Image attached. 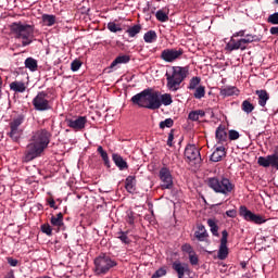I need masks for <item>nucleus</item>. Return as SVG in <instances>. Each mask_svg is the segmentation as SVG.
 <instances>
[{"label": "nucleus", "mask_w": 278, "mask_h": 278, "mask_svg": "<svg viewBox=\"0 0 278 278\" xmlns=\"http://www.w3.org/2000/svg\"><path fill=\"white\" fill-rule=\"evenodd\" d=\"M130 61H131V56L128 54L118 55L111 63V68H114V66H117V64H129Z\"/></svg>", "instance_id": "nucleus-27"}, {"label": "nucleus", "mask_w": 278, "mask_h": 278, "mask_svg": "<svg viewBox=\"0 0 278 278\" xmlns=\"http://www.w3.org/2000/svg\"><path fill=\"white\" fill-rule=\"evenodd\" d=\"M267 22L271 25H278V12L270 14L267 18Z\"/></svg>", "instance_id": "nucleus-47"}, {"label": "nucleus", "mask_w": 278, "mask_h": 278, "mask_svg": "<svg viewBox=\"0 0 278 278\" xmlns=\"http://www.w3.org/2000/svg\"><path fill=\"white\" fill-rule=\"evenodd\" d=\"M206 223L211 229V233H213V236H215V238H218V236H220V235L218 233V224H217L216 219L208 218Z\"/></svg>", "instance_id": "nucleus-30"}, {"label": "nucleus", "mask_w": 278, "mask_h": 278, "mask_svg": "<svg viewBox=\"0 0 278 278\" xmlns=\"http://www.w3.org/2000/svg\"><path fill=\"white\" fill-rule=\"evenodd\" d=\"M189 121H193L197 122L199 121V115L197 113V111H191L188 115Z\"/></svg>", "instance_id": "nucleus-52"}, {"label": "nucleus", "mask_w": 278, "mask_h": 278, "mask_svg": "<svg viewBox=\"0 0 278 278\" xmlns=\"http://www.w3.org/2000/svg\"><path fill=\"white\" fill-rule=\"evenodd\" d=\"M238 88L236 87H231V86H227V87H222L219 94L222 97H233V94H238Z\"/></svg>", "instance_id": "nucleus-28"}, {"label": "nucleus", "mask_w": 278, "mask_h": 278, "mask_svg": "<svg viewBox=\"0 0 278 278\" xmlns=\"http://www.w3.org/2000/svg\"><path fill=\"white\" fill-rule=\"evenodd\" d=\"M93 264L94 274L98 276L108 275L112 268L117 266L116 261L105 253H101L99 256H97Z\"/></svg>", "instance_id": "nucleus-5"}, {"label": "nucleus", "mask_w": 278, "mask_h": 278, "mask_svg": "<svg viewBox=\"0 0 278 278\" xmlns=\"http://www.w3.org/2000/svg\"><path fill=\"white\" fill-rule=\"evenodd\" d=\"M226 216H228V218H236V216H238V212L236 210L226 211Z\"/></svg>", "instance_id": "nucleus-54"}, {"label": "nucleus", "mask_w": 278, "mask_h": 278, "mask_svg": "<svg viewBox=\"0 0 278 278\" xmlns=\"http://www.w3.org/2000/svg\"><path fill=\"white\" fill-rule=\"evenodd\" d=\"M207 186L211 190L215 191L217 194H224V197H229L231 192L236 189V185L225 177H211L207 179Z\"/></svg>", "instance_id": "nucleus-4"}, {"label": "nucleus", "mask_w": 278, "mask_h": 278, "mask_svg": "<svg viewBox=\"0 0 278 278\" xmlns=\"http://www.w3.org/2000/svg\"><path fill=\"white\" fill-rule=\"evenodd\" d=\"M7 278H14V275H11V276H9V277H7Z\"/></svg>", "instance_id": "nucleus-61"}, {"label": "nucleus", "mask_w": 278, "mask_h": 278, "mask_svg": "<svg viewBox=\"0 0 278 278\" xmlns=\"http://www.w3.org/2000/svg\"><path fill=\"white\" fill-rule=\"evenodd\" d=\"M227 155V151H225V147L219 146L215 149V151L211 154V162H220L223 157Z\"/></svg>", "instance_id": "nucleus-20"}, {"label": "nucleus", "mask_w": 278, "mask_h": 278, "mask_svg": "<svg viewBox=\"0 0 278 278\" xmlns=\"http://www.w3.org/2000/svg\"><path fill=\"white\" fill-rule=\"evenodd\" d=\"M215 138L217 144H225L227 142V130H225V127L219 126L216 128Z\"/></svg>", "instance_id": "nucleus-22"}, {"label": "nucleus", "mask_w": 278, "mask_h": 278, "mask_svg": "<svg viewBox=\"0 0 278 278\" xmlns=\"http://www.w3.org/2000/svg\"><path fill=\"white\" fill-rule=\"evenodd\" d=\"M79 68H81V61L74 60L71 64V71H73V73H77V71H79Z\"/></svg>", "instance_id": "nucleus-45"}, {"label": "nucleus", "mask_w": 278, "mask_h": 278, "mask_svg": "<svg viewBox=\"0 0 278 278\" xmlns=\"http://www.w3.org/2000/svg\"><path fill=\"white\" fill-rule=\"evenodd\" d=\"M199 84H201V77L194 76L190 79L188 90H197Z\"/></svg>", "instance_id": "nucleus-39"}, {"label": "nucleus", "mask_w": 278, "mask_h": 278, "mask_svg": "<svg viewBox=\"0 0 278 278\" xmlns=\"http://www.w3.org/2000/svg\"><path fill=\"white\" fill-rule=\"evenodd\" d=\"M257 164L263 166V168H268L271 166L273 168H277L278 170V149L275 151L274 154L267 156H260L257 160Z\"/></svg>", "instance_id": "nucleus-12"}, {"label": "nucleus", "mask_w": 278, "mask_h": 278, "mask_svg": "<svg viewBox=\"0 0 278 278\" xmlns=\"http://www.w3.org/2000/svg\"><path fill=\"white\" fill-rule=\"evenodd\" d=\"M48 203H49L50 207H52V210H58V206L55 205V200L50 199L48 201Z\"/></svg>", "instance_id": "nucleus-57"}, {"label": "nucleus", "mask_w": 278, "mask_h": 278, "mask_svg": "<svg viewBox=\"0 0 278 278\" xmlns=\"http://www.w3.org/2000/svg\"><path fill=\"white\" fill-rule=\"evenodd\" d=\"M25 67L29 68L31 73L38 71V61L34 58H27L25 60Z\"/></svg>", "instance_id": "nucleus-32"}, {"label": "nucleus", "mask_w": 278, "mask_h": 278, "mask_svg": "<svg viewBox=\"0 0 278 278\" xmlns=\"http://www.w3.org/2000/svg\"><path fill=\"white\" fill-rule=\"evenodd\" d=\"M193 97H194V99H203V97H205V87L204 86H198L195 88Z\"/></svg>", "instance_id": "nucleus-41"}, {"label": "nucleus", "mask_w": 278, "mask_h": 278, "mask_svg": "<svg viewBox=\"0 0 278 278\" xmlns=\"http://www.w3.org/2000/svg\"><path fill=\"white\" fill-rule=\"evenodd\" d=\"M188 75H190V68H188V66H173L172 71L165 74L167 81L166 88L169 89L170 92H177Z\"/></svg>", "instance_id": "nucleus-2"}, {"label": "nucleus", "mask_w": 278, "mask_h": 278, "mask_svg": "<svg viewBox=\"0 0 278 278\" xmlns=\"http://www.w3.org/2000/svg\"><path fill=\"white\" fill-rule=\"evenodd\" d=\"M108 29L112 34H117V31H123V27H121V24H116L115 22H109L108 23Z\"/></svg>", "instance_id": "nucleus-38"}, {"label": "nucleus", "mask_w": 278, "mask_h": 278, "mask_svg": "<svg viewBox=\"0 0 278 278\" xmlns=\"http://www.w3.org/2000/svg\"><path fill=\"white\" fill-rule=\"evenodd\" d=\"M125 189L130 194L136 192V176H128L125 180Z\"/></svg>", "instance_id": "nucleus-23"}, {"label": "nucleus", "mask_w": 278, "mask_h": 278, "mask_svg": "<svg viewBox=\"0 0 278 278\" xmlns=\"http://www.w3.org/2000/svg\"><path fill=\"white\" fill-rule=\"evenodd\" d=\"M255 94L258 97V105L261 108H266V103H268V99H270L268 91L261 89L256 90Z\"/></svg>", "instance_id": "nucleus-21"}, {"label": "nucleus", "mask_w": 278, "mask_h": 278, "mask_svg": "<svg viewBox=\"0 0 278 278\" xmlns=\"http://www.w3.org/2000/svg\"><path fill=\"white\" fill-rule=\"evenodd\" d=\"M8 264H10V266H17L18 261L16 258L9 257L8 258Z\"/></svg>", "instance_id": "nucleus-55"}, {"label": "nucleus", "mask_w": 278, "mask_h": 278, "mask_svg": "<svg viewBox=\"0 0 278 278\" xmlns=\"http://www.w3.org/2000/svg\"><path fill=\"white\" fill-rule=\"evenodd\" d=\"M41 231L42 233H46V236H53V228H51V225L49 224L41 225Z\"/></svg>", "instance_id": "nucleus-44"}, {"label": "nucleus", "mask_w": 278, "mask_h": 278, "mask_svg": "<svg viewBox=\"0 0 278 278\" xmlns=\"http://www.w3.org/2000/svg\"><path fill=\"white\" fill-rule=\"evenodd\" d=\"M166 275V270L164 268H159L151 278H160V277H164Z\"/></svg>", "instance_id": "nucleus-49"}, {"label": "nucleus", "mask_w": 278, "mask_h": 278, "mask_svg": "<svg viewBox=\"0 0 278 278\" xmlns=\"http://www.w3.org/2000/svg\"><path fill=\"white\" fill-rule=\"evenodd\" d=\"M126 223H128V225H134L135 223L134 212L131 211L127 212Z\"/></svg>", "instance_id": "nucleus-50"}, {"label": "nucleus", "mask_w": 278, "mask_h": 278, "mask_svg": "<svg viewBox=\"0 0 278 278\" xmlns=\"http://www.w3.org/2000/svg\"><path fill=\"white\" fill-rule=\"evenodd\" d=\"M159 177L162 181V190L173 189V175L170 174V169H168V167H162L159 172Z\"/></svg>", "instance_id": "nucleus-11"}, {"label": "nucleus", "mask_w": 278, "mask_h": 278, "mask_svg": "<svg viewBox=\"0 0 278 278\" xmlns=\"http://www.w3.org/2000/svg\"><path fill=\"white\" fill-rule=\"evenodd\" d=\"M98 153H100V156L102 157L104 166H106V168H111L112 165L110 163V156L108 155V152L103 150L102 146L98 147Z\"/></svg>", "instance_id": "nucleus-29"}, {"label": "nucleus", "mask_w": 278, "mask_h": 278, "mask_svg": "<svg viewBox=\"0 0 278 278\" xmlns=\"http://www.w3.org/2000/svg\"><path fill=\"white\" fill-rule=\"evenodd\" d=\"M144 42H148L151 45L152 42H155L157 40V33L155 30H149L143 35Z\"/></svg>", "instance_id": "nucleus-33"}, {"label": "nucleus", "mask_w": 278, "mask_h": 278, "mask_svg": "<svg viewBox=\"0 0 278 278\" xmlns=\"http://www.w3.org/2000/svg\"><path fill=\"white\" fill-rule=\"evenodd\" d=\"M197 114H198V118H203L205 116V111L203 110H195Z\"/></svg>", "instance_id": "nucleus-58"}, {"label": "nucleus", "mask_w": 278, "mask_h": 278, "mask_svg": "<svg viewBox=\"0 0 278 278\" xmlns=\"http://www.w3.org/2000/svg\"><path fill=\"white\" fill-rule=\"evenodd\" d=\"M269 34H271V36H278V26L271 27Z\"/></svg>", "instance_id": "nucleus-56"}, {"label": "nucleus", "mask_w": 278, "mask_h": 278, "mask_svg": "<svg viewBox=\"0 0 278 278\" xmlns=\"http://www.w3.org/2000/svg\"><path fill=\"white\" fill-rule=\"evenodd\" d=\"M160 103L165 106L170 105L173 103V96L170 93H160Z\"/></svg>", "instance_id": "nucleus-34"}, {"label": "nucleus", "mask_w": 278, "mask_h": 278, "mask_svg": "<svg viewBox=\"0 0 278 278\" xmlns=\"http://www.w3.org/2000/svg\"><path fill=\"white\" fill-rule=\"evenodd\" d=\"M112 160L115 164V166L118 167V170H127L129 168V164H127V161L121 156L118 153L112 154Z\"/></svg>", "instance_id": "nucleus-19"}, {"label": "nucleus", "mask_w": 278, "mask_h": 278, "mask_svg": "<svg viewBox=\"0 0 278 278\" xmlns=\"http://www.w3.org/2000/svg\"><path fill=\"white\" fill-rule=\"evenodd\" d=\"M261 38L257 35L248 34L243 38L236 40L230 38L229 42L226 45V51H247V47L251 42H260Z\"/></svg>", "instance_id": "nucleus-6"}, {"label": "nucleus", "mask_w": 278, "mask_h": 278, "mask_svg": "<svg viewBox=\"0 0 278 278\" xmlns=\"http://www.w3.org/2000/svg\"><path fill=\"white\" fill-rule=\"evenodd\" d=\"M142 30V26L140 24L134 25L132 27H129L126 33L128 34L129 38H136L138 36V33Z\"/></svg>", "instance_id": "nucleus-35"}, {"label": "nucleus", "mask_w": 278, "mask_h": 278, "mask_svg": "<svg viewBox=\"0 0 278 278\" xmlns=\"http://www.w3.org/2000/svg\"><path fill=\"white\" fill-rule=\"evenodd\" d=\"M181 251L184 253H188V255H191L192 253H194V249L192 248V245H190V243H185L181 245Z\"/></svg>", "instance_id": "nucleus-46"}, {"label": "nucleus", "mask_w": 278, "mask_h": 278, "mask_svg": "<svg viewBox=\"0 0 278 278\" xmlns=\"http://www.w3.org/2000/svg\"><path fill=\"white\" fill-rule=\"evenodd\" d=\"M275 3H277V5H278V0H275Z\"/></svg>", "instance_id": "nucleus-62"}, {"label": "nucleus", "mask_w": 278, "mask_h": 278, "mask_svg": "<svg viewBox=\"0 0 278 278\" xmlns=\"http://www.w3.org/2000/svg\"><path fill=\"white\" fill-rule=\"evenodd\" d=\"M194 237L199 242H205V238H207V230L203 224L198 226V230L194 232Z\"/></svg>", "instance_id": "nucleus-26"}, {"label": "nucleus", "mask_w": 278, "mask_h": 278, "mask_svg": "<svg viewBox=\"0 0 278 278\" xmlns=\"http://www.w3.org/2000/svg\"><path fill=\"white\" fill-rule=\"evenodd\" d=\"M184 55V49H164L161 52V60L163 62L173 63L176 60H179Z\"/></svg>", "instance_id": "nucleus-10"}, {"label": "nucleus", "mask_w": 278, "mask_h": 278, "mask_svg": "<svg viewBox=\"0 0 278 278\" xmlns=\"http://www.w3.org/2000/svg\"><path fill=\"white\" fill-rule=\"evenodd\" d=\"M65 123L67 127H70L71 129H74V131H81V129H86L88 117L78 116L76 118H66Z\"/></svg>", "instance_id": "nucleus-14"}, {"label": "nucleus", "mask_w": 278, "mask_h": 278, "mask_svg": "<svg viewBox=\"0 0 278 278\" xmlns=\"http://www.w3.org/2000/svg\"><path fill=\"white\" fill-rule=\"evenodd\" d=\"M22 123H25V115L20 114L9 124L10 131L8 132V136L13 142H18L23 136V129H21Z\"/></svg>", "instance_id": "nucleus-7"}, {"label": "nucleus", "mask_w": 278, "mask_h": 278, "mask_svg": "<svg viewBox=\"0 0 278 278\" xmlns=\"http://www.w3.org/2000/svg\"><path fill=\"white\" fill-rule=\"evenodd\" d=\"M228 138L229 140H238V138H240V132H238V130H229L228 131Z\"/></svg>", "instance_id": "nucleus-48"}, {"label": "nucleus", "mask_w": 278, "mask_h": 278, "mask_svg": "<svg viewBox=\"0 0 278 278\" xmlns=\"http://www.w3.org/2000/svg\"><path fill=\"white\" fill-rule=\"evenodd\" d=\"M2 86H3V78H1L0 76V101H1V97L3 96V91L1 90Z\"/></svg>", "instance_id": "nucleus-59"}, {"label": "nucleus", "mask_w": 278, "mask_h": 278, "mask_svg": "<svg viewBox=\"0 0 278 278\" xmlns=\"http://www.w3.org/2000/svg\"><path fill=\"white\" fill-rule=\"evenodd\" d=\"M244 36H247V30H239L237 33H235L231 38L232 40H235V38H244Z\"/></svg>", "instance_id": "nucleus-51"}, {"label": "nucleus", "mask_w": 278, "mask_h": 278, "mask_svg": "<svg viewBox=\"0 0 278 278\" xmlns=\"http://www.w3.org/2000/svg\"><path fill=\"white\" fill-rule=\"evenodd\" d=\"M229 238V232L227 230L222 231V239H220V244L219 249L217 252V258L218 260H227L229 257V248L227 247V239Z\"/></svg>", "instance_id": "nucleus-15"}, {"label": "nucleus", "mask_w": 278, "mask_h": 278, "mask_svg": "<svg viewBox=\"0 0 278 278\" xmlns=\"http://www.w3.org/2000/svg\"><path fill=\"white\" fill-rule=\"evenodd\" d=\"M173 125H175V121H173V118H166L165 121L160 123V129H166L173 127Z\"/></svg>", "instance_id": "nucleus-42"}, {"label": "nucleus", "mask_w": 278, "mask_h": 278, "mask_svg": "<svg viewBox=\"0 0 278 278\" xmlns=\"http://www.w3.org/2000/svg\"><path fill=\"white\" fill-rule=\"evenodd\" d=\"M10 90L13 92H25L27 90V86H25V83L15 80L9 85Z\"/></svg>", "instance_id": "nucleus-24"}, {"label": "nucleus", "mask_w": 278, "mask_h": 278, "mask_svg": "<svg viewBox=\"0 0 278 278\" xmlns=\"http://www.w3.org/2000/svg\"><path fill=\"white\" fill-rule=\"evenodd\" d=\"M185 160L187 162H201V152L194 144H188L185 149Z\"/></svg>", "instance_id": "nucleus-16"}, {"label": "nucleus", "mask_w": 278, "mask_h": 278, "mask_svg": "<svg viewBox=\"0 0 278 278\" xmlns=\"http://www.w3.org/2000/svg\"><path fill=\"white\" fill-rule=\"evenodd\" d=\"M173 140H175V132L170 130L168 134L167 147H173Z\"/></svg>", "instance_id": "nucleus-53"}, {"label": "nucleus", "mask_w": 278, "mask_h": 278, "mask_svg": "<svg viewBox=\"0 0 278 278\" xmlns=\"http://www.w3.org/2000/svg\"><path fill=\"white\" fill-rule=\"evenodd\" d=\"M240 266H241L242 268H247V262H241V263H240Z\"/></svg>", "instance_id": "nucleus-60"}, {"label": "nucleus", "mask_w": 278, "mask_h": 278, "mask_svg": "<svg viewBox=\"0 0 278 278\" xmlns=\"http://www.w3.org/2000/svg\"><path fill=\"white\" fill-rule=\"evenodd\" d=\"M41 20L43 25H46V27H53V25H55V15L43 14L41 16Z\"/></svg>", "instance_id": "nucleus-31"}, {"label": "nucleus", "mask_w": 278, "mask_h": 278, "mask_svg": "<svg viewBox=\"0 0 278 278\" xmlns=\"http://www.w3.org/2000/svg\"><path fill=\"white\" fill-rule=\"evenodd\" d=\"M161 108L162 102H160V91H153V89L148 88L147 110H160Z\"/></svg>", "instance_id": "nucleus-13"}, {"label": "nucleus", "mask_w": 278, "mask_h": 278, "mask_svg": "<svg viewBox=\"0 0 278 278\" xmlns=\"http://www.w3.org/2000/svg\"><path fill=\"white\" fill-rule=\"evenodd\" d=\"M49 93L46 91H39L37 96L33 99L34 109L37 112H47L51 110V104L49 103Z\"/></svg>", "instance_id": "nucleus-8"}, {"label": "nucleus", "mask_w": 278, "mask_h": 278, "mask_svg": "<svg viewBox=\"0 0 278 278\" xmlns=\"http://www.w3.org/2000/svg\"><path fill=\"white\" fill-rule=\"evenodd\" d=\"M117 238L121 240L123 244H131V239H129L127 231H119L117 232Z\"/></svg>", "instance_id": "nucleus-37"}, {"label": "nucleus", "mask_w": 278, "mask_h": 278, "mask_svg": "<svg viewBox=\"0 0 278 278\" xmlns=\"http://www.w3.org/2000/svg\"><path fill=\"white\" fill-rule=\"evenodd\" d=\"M51 142V132L47 129H39L33 132L29 143L25 151V162H31L36 157H40L45 152V149L49 147Z\"/></svg>", "instance_id": "nucleus-1"}, {"label": "nucleus", "mask_w": 278, "mask_h": 278, "mask_svg": "<svg viewBox=\"0 0 278 278\" xmlns=\"http://www.w3.org/2000/svg\"><path fill=\"white\" fill-rule=\"evenodd\" d=\"M50 223L52 227H58L59 229H62V227H64V214L59 213L56 217L52 216L50 218Z\"/></svg>", "instance_id": "nucleus-25"}, {"label": "nucleus", "mask_w": 278, "mask_h": 278, "mask_svg": "<svg viewBox=\"0 0 278 278\" xmlns=\"http://www.w3.org/2000/svg\"><path fill=\"white\" fill-rule=\"evenodd\" d=\"M189 263L191 266H199V255H197V252L189 254Z\"/></svg>", "instance_id": "nucleus-43"}, {"label": "nucleus", "mask_w": 278, "mask_h": 278, "mask_svg": "<svg viewBox=\"0 0 278 278\" xmlns=\"http://www.w3.org/2000/svg\"><path fill=\"white\" fill-rule=\"evenodd\" d=\"M241 109L245 114H251V112L255 110V106L249 100H244L241 104Z\"/></svg>", "instance_id": "nucleus-36"}, {"label": "nucleus", "mask_w": 278, "mask_h": 278, "mask_svg": "<svg viewBox=\"0 0 278 278\" xmlns=\"http://www.w3.org/2000/svg\"><path fill=\"white\" fill-rule=\"evenodd\" d=\"M155 16L160 23H166L168 21V13L162 10L156 11Z\"/></svg>", "instance_id": "nucleus-40"}, {"label": "nucleus", "mask_w": 278, "mask_h": 278, "mask_svg": "<svg viewBox=\"0 0 278 278\" xmlns=\"http://www.w3.org/2000/svg\"><path fill=\"white\" fill-rule=\"evenodd\" d=\"M239 216H242V218H244L248 223H254V225H264V223H266V219H264L262 215L251 212V210L244 205L239 207Z\"/></svg>", "instance_id": "nucleus-9"}, {"label": "nucleus", "mask_w": 278, "mask_h": 278, "mask_svg": "<svg viewBox=\"0 0 278 278\" xmlns=\"http://www.w3.org/2000/svg\"><path fill=\"white\" fill-rule=\"evenodd\" d=\"M173 270L177 273L178 278H184L186 276V273H190V267L186 263H181L179 261H175L172 264Z\"/></svg>", "instance_id": "nucleus-18"}, {"label": "nucleus", "mask_w": 278, "mask_h": 278, "mask_svg": "<svg viewBox=\"0 0 278 278\" xmlns=\"http://www.w3.org/2000/svg\"><path fill=\"white\" fill-rule=\"evenodd\" d=\"M148 101H149V88L144 89L143 91L135 94L131 98V102L134 103V105H138L139 108H146L148 105Z\"/></svg>", "instance_id": "nucleus-17"}, {"label": "nucleus", "mask_w": 278, "mask_h": 278, "mask_svg": "<svg viewBox=\"0 0 278 278\" xmlns=\"http://www.w3.org/2000/svg\"><path fill=\"white\" fill-rule=\"evenodd\" d=\"M10 28L14 37L22 40V47H29L34 42V26L14 22Z\"/></svg>", "instance_id": "nucleus-3"}]
</instances>
